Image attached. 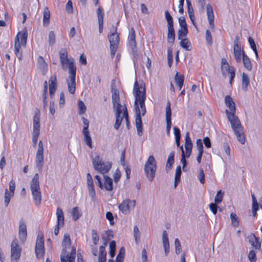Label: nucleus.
<instances>
[{
    "label": "nucleus",
    "instance_id": "nucleus-1",
    "mask_svg": "<svg viewBox=\"0 0 262 262\" xmlns=\"http://www.w3.org/2000/svg\"><path fill=\"white\" fill-rule=\"evenodd\" d=\"M226 106L229 110H226V114L229 121L231 127L236 136L238 141L242 144L245 142L243 128L238 117L235 115V104L230 96L227 95L225 98Z\"/></svg>",
    "mask_w": 262,
    "mask_h": 262
},
{
    "label": "nucleus",
    "instance_id": "nucleus-2",
    "mask_svg": "<svg viewBox=\"0 0 262 262\" xmlns=\"http://www.w3.org/2000/svg\"><path fill=\"white\" fill-rule=\"evenodd\" d=\"M135 96L134 107L136 110V125L142 124L141 116H144L146 112L145 101L146 98V89L144 84L139 85L136 80L133 89Z\"/></svg>",
    "mask_w": 262,
    "mask_h": 262
},
{
    "label": "nucleus",
    "instance_id": "nucleus-3",
    "mask_svg": "<svg viewBox=\"0 0 262 262\" xmlns=\"http://www.w3.org/2000/svg\"><path fill=\"white\" fill-rule=\"evenodd\" d=\"M59 59L62 69H69L70 81H68V91L74 94L76 89V67L73 57L68 58V52L66 49H62L59 52Z\"/></svg>",
    "mask_w": 262,
    "mask_h": 262
},
{
    "label": "nucleus",
    "instance_id": "nucleus-4",
    "mask_svg": "<svg viewBox=\"0 0 262 262\" xmlns=\"http://www.w3.org/2000/svg\"><path fill=\"white\" fill-rule=\"evenodd\" d=\"M111 92L112 93V102L113 107L116 109V122L114 124V128L118 129L122 121L123 117L121 116L122 113V106L120 103L119 90L116 88L115 83H112Z\"/></svg>",
    "mask_w": 262,
    "mask_h": 262
},
{
    "label": "nucleus",
    "instance_id": "nucleus-5",
    "mask_svg": "<svg viewBox=\"0 0 262 262\" xmlns=\"http://www.w3.org/2000/svg\"><path fill=\"white\" fill-rule=\"evenodd\" d=\"M233 55L237 63L241 62L242 57V61L244 67L249 71L252 70V62L250 58L246 54L244 49L241 48V43L238 38L234 42Z\"/></svg>",
    "mask_w": 262,
    "mask_h": 262
},
{
    "label": "nucleus",
    "instance_id": "nucleus-6",
    "mask_svg": "<svg viewBox=\"0 0 262 262\" xmlns=\"http://www.w3.org/2000/svg\"><path fill=\"white\" fill-rule=\"evenodd\" d=\"M71 246V239L69 234L66 233L63 235L62 241L63 249L60 255L61 262H74L76 258V248L72 247L70 254H67V249Z\"/></svg>",
    "mask_w": 262,
    "mask_h": 262
},
{
    "label": "nucleus",
    "instance_id": "nucleus-7",
    "mask_svg": "<svg viewBox=\"0 0 262 262\" xmlns=\"http://www.w3.org/2000/svg\"><path fill=\"white\" fill-rule=\"evenodd\" d=\"M28 34L26 31H19L14 39V54L19 60L23 58L21 47H26Z\"/></svg>",
    "mask_w": 262,
    "mask_h": 262
},
{
    "label": "nucleus",
    "instance_id": "nucleus-8",
    "mask_svg": "<svg viewBox=\"0 0 262 262\" xmlns=\"http://www.w3.org/2000/svg\"><path fill=\"white\" fill-rule=\"evenodd\" d=\"M30 189L35 204L38 206L41 201V193L39 187V175L35 174L30 184Z\"/></svg>",
    "mask_w": 262,
    "mask_h": 262
},
{
    "label": "nucleus",
    "instance_id": "nucleus-9",
    "mask_svg": "<svg viewBox=\"0 0 262 262\" xmlns=\"http://www.w3.org/2000/svg\"><path fill=\"white\" fill-rule=\"evenodd\" d=\"M92 163L95 170L103 174L107 173L112 166V162L102 161L99 156L93 158Z\"/></svg>",
    "mask_w": 262,
    "mask_h": 262
},
{
    "label": "nucleus",
    "instance_id": "nucleus-10",
    "mask_svg": "<svg viewBox=\"0 0 262 262\" xmlns=\"http://www.w3.org/2000/svg\"><path fill=\"white\" fill-rule=\"evenodd\" d=\"M157 162L153 156H149L145 165L144 170L147 179L152 181L155 178Z\"/></svg>",
    "mask_w": 262,
    "mask_h": 262
},
{
    "label": "nucleus",
    "instance_id": "nucleus-11",
    "mask_svg": "<svg viewBox=\"0 0 262 262\" xmlns=\"http://www.w3.org/2000/svg\"><path fill=\"white\" fill-rule=\"evenodd\" d=\"M40 111L39 109L36 108L35 111V113L33 117V132L32 143L34 147L36 146L37 142L40 133Z\"/></svg>",
    "mask_w": 262,
    "mask_h": 262
},
{
    "label": "nucleus",
    "instance_id": "nucleus-12",
    "mask_svg": "<svg viewBox=\"0 0 262 262\" xmlns=\"http://www.w3.org/2000/svg\"><path fill=\"white\" fill-rule=\"evenodd\" d=\"M185 148L186 150V154L184 153V151L183 149V146L180 147L181 152H182V157L181 159V161L183 164V170H185V167L187 164V161L185 159V157L188 158L191 155L192 148V143L191 142V139L189 137V133H187L185 136Z\"/></svg>",
    "mask_w": 262,
    "mask_h": 262
},
{
    "label": "nucleus",
    "instance_id": "nucleus-13",
    "mask_svg": "<svg viewBox=\"0 0 262 262\" xmlns=\"http://www.w3.org/2000/svg\"><path fill=\"white\" fill-rule=\"evenodd\" d=\"M110 43L111 56L114 57L119 43V34L117 33V28H114V32L108 36Z\"/></svg>",
    "mask_w": 262,
    "mask_h": 262
},
{
    "label": "nucleus",
    "instance_id": "nucleus-14",
    "mask_svg": "<svg viewBox=\"0 0 262 262\" xmlns=\"http://www.w3.org/2000/svg\"><path fill=\"white\" fill-rule=\"evenodd\" d=\"M35 252L37 259H43L45 254L44 237L42 233L38 234L36 241Z\"/></svg>",
    "mask_w": 262,
    "mask_h": 262
},
{
    "label": "nucleus",
    "instance_id": "nucleus-15",
    "mask_svg": "<svg viewBox=\"0 0 262 262\" xmlns=\"http://www.w3.org/2000/svg\"><path fill=\"white\" fill-rule=\"evenodd\" d=\"M221 69L223 76H230V82L231 83L235 76L234 68L232 66H230L225 58H222Z\"/></svg>",
    "mask_w": 262,
    "mask_h": 262
},
{
    "label": "nucleus",
    "instance_id": "nucleus-16",
    "mask_svg": "<svg viewBox=\"0 0 262 262\" xmlns=\"http://www.w3.org/2000/svg\"><path fill=\"white\" fill-rule=\"evenodd\" d=\"M96 183L101 189H104L107 191H112L113 189V183L112 178L107 176H104V182L103 184L101 181V178L96 175L95 177Z\"/></svg>",
    "mask_w": 262,
    "mask_h": 262
},
{
    "label": "nucleus",
    "instance_id": "nucleus-17",
    "mask_svg": "<svg viewBox=\"0 0 262 262\" xmlns=\"http://www.w3.org/2000/svg\"><path fill=\"white\" fill-rule=\"evenodd\" d=\"M21 248L19 245L17 239L14 238L11 244V258L12 260L17 261L20 257Z\"/></svg>",
    "mask_w": 262,
    "mask_h": 262
},
{
    "label": "nucleus",
    "instance_id": "nucleus-18",
    "mask_svg": "<svg viewBox=\"0 0 262 262\" xmlns=\"http://www.w3.org/2000/svg\"><path fill=\"white\" fill-rule=\"evenodd\" d=\"M136 201L130 200L128 199L123 200L119 205V209L123 214H127L129 212L130 209H134L136 206Z\"/></svg>",
    "mask_w": 262,
    "mask_h": 262
},
{
    "label": "nucleus",
    "instance_id": "nucleus-19",
    "mask_svg": "<svg viewBox=\"0 0 262 262\" xmlns=\"http://www.w3.org/2000/svg\"><path fill=\"white\" fill-rule=\"evenodd\" d=\"M43 147L41 141H39L36 154L35 162L39 170H41L43 164Z\"/></svg>",
    "mask_w": 262,
    "mask_h": 262
},
{
    "label": "nucleus",
    "instance_id": "nucleus-20",
    "mask_svg": "<svg viewBox=\"0 0 262 262\" xmlns=\"http://www.w3.org/2000/svg\"><path fill=\"white\" fill-rule=\"evenodd\" d=\"M10 192H8L7 189L5 190V204L6 206H8L10 201V199L13 197L14 194V190L15 189V183L13 180H11L9 184Z\"/></svg>",
    "mask_w": 262,
    "mask_h": 262
},
{
    "label": "nucleus",
    "instance_id": "nucleus-21",
    "mask_svg": "<svg viewBox=\"0 0 262 262\" xmlns=\"http://www.w3.org/2000/svg\"><path fill=\"white\" fill-rule=\"evenodd\" d=\"M18 237L23 243L26 241L27 237V226L25 222L23 220L20 221L19 224Z\"/></svg>",
    "mask_w": 262,
    "mask_h": 262
},
{
    "label": "nucleus",
    "instance_id": "nucleus-22",
    "mask_svg": "<svg viewBox=\"0 0 262 262\" xmlns=\"http://www.w3.org/2000/svg\"><path fill=\"white\" fill-rule=\"evenodd\" d=\"M49 94L50 97L52 98L57 88V79L56 74L52 75L49 79Z\"/></svg>",
    "mask_w": 262,
    "mask_h": 262
},
{
    "label": "nucleus",
    "instance_id": "nucleus-23",
    "mask_svg": "<svg viewBox=\"0 0 262 262\" xmlns=\"http://www.w3.org/2000/svg\"><path fill=\"white\" fill-rule=\"evenodd\" d=\"M171 110L170 103L168 101L166 107V131L168 134L170 133L171 126Z\"/></svg>",
    "mask_w": 262,
    "mask_h": 262
},
{
    "label": "nucleus",
    "instance_id": "nucleus-24",
    "mask_svg": "<svg viewBox=\"0 0 262 262\" xmlns=\"http://www.w3.org/2000/svg\"><path fill=\"white\" fill-rule=\"evenodd\" d=\"M128 45L133 52H137V43L136 41V34L134 28H132L128 36Z\"/></svg>",
    "mask_w": 262,
    "mask_h": 262
},
{
    "label": "nucleus",
    "instance_id": "nucleus-25",
    "mask_svg": "<svg viewBox=\"0 0 262 262\" xmlns=\"http://www.w3.org/2000/svg\"><path fill=\"white\" fill-rule=\"evenodd\" d=\"M96 12L99 25V32L100 33H101L103 30V18L104 13L101 6H99Z\"/></svg>",
    "mask_w": 262,
    "mask_h": 262
},
{
    "label": "nucleus",
    "instance_id": "nucleus-26",
    "mask_svg": "<svg viewBox=\"0 0 262 262\" xmlns=\"http://www.w3.org/2000/svg\"><path fill=\"white\" fill-rule=\"evenodd\" d=\"M86 179L87 185L88 186L89 188V195L92 197V198L93 199L95 196V191L94 188L93 180L90 173H87Z\"/></svg>",
    "mask_w": 262,
    "mask_h": 262
},
{
    "label": "nucleus",
    "instance_id": "nucleus-27",
    "mask_svg": "<svg viewBox=\"0 0 262 262\" xmlns=\"http://www.w3.org/2000/svg\"><path fill=\"white\" fill-rule=\"evenodd\" d=\"M249 242L252 246L256 250L261 249V242L259 237H256L255 234H252L249 236Z\"/></svg>",
    "mask_w": 262,
    "mask_h": 262
},
{
    "label": "nucleus",
    "instance_id": "nucleus-28",
    "mask_svg": "<svg viewBox=\"0 0 262 262\" xmlns=\"http://www.w3.org/2000/svg\"><path fill=\"white\" fill-rule=\"evenodd\" d=\"M207 8V15L210 27L214 28V14L212 7L210 4H208L206 7Z\"/></svg>",
    "mask_w": 262,
    "mask_h": 262
},
{
    "label": "nucleus",
    "instance_id": "nucleus-29",
    "mask_svg": "<svg viewBox=\"0 0 262 262\" xmlns=\"http://www.w3.org/2000/svg\"><path fill=\"white\" fill-rule=\"evenodd\" d=\"M107 246V242L104 243V245L99 247L98 262H106V252L105 247Z\"/></svg>",
    "mask_w": 262,
    "mask_h": 262
},
{
    "label": "nucleus",
    "instance_id": "nucleus-30",
    "mask_svg": "<svg viewBox=\"0 0 262 262\" xmlns=\"http://www.w3.org/2000/svg\"><path fill=\"white\" fill-rule=\"evenodd\" d=\"M167 41L168 43L173 45L175 41V32L173 26L167 27Z\"/></svg>",
    "mask_w": 262,
    "mask_h": 262
},
{
    "label": "nucleus",
    "instance_id": "nucleus-31",
    "mask_svg": "<svg viewBox=\"0 0 262 262\" xmlns=\"http://www.w3.org/2000/svg\"><path fill=\"white\" fill-rule=\"evenodd\" d=\"M56 214L57 216V224L63 226L64 225V217L62 209L60 207H57Z\"/></svg>",
    "mask_w": 262,
    "mask_h": 262
},
{
    "label": "nucleus",
    "instance_id": "nucleus-32",
    "mask_svg": "<svg viewBox=\"0 0 262 262\" xmlns=\"http://www.w3.org/2000/svg\"><path fill=\"white\" fill-rule=\"evenodd\" d=\"M37 64L39 68L42 72L43 75H45L48 70V64L45 61L44 58L39 56L37 59Z\"/></svg>",
    "mask_w": 262,
    "mask_h": 262
},
{
    "label": "nucleus",
    "instance_id": "nucleus-33",
    "mask_svg": "<svg viewBox=\"0 0 262 262\" xmlns=\"http://www.w3.org/2000/svg\"><path fill=\"white\" fill-rule=\"evenodd\" d=\"M50 20V12L49 8L46 7L43 12L42 24L45 27L48 26Z\"/></svg>",
    "mask_w": 262,
    "mask_h": 262
},
{
    "label": "nucleus",
    "instance_id": "nucleus-34",
    "mask_svg": "<svg viewBox=\"0 0 262 262\" xmlns=\"http://www.w3.org/2000/svg\"><path fill=\"white\" fill-rule=\"evenodd\" d=\"M174 80L177 85L179 88V90H181L184 84V76L180 74L179 72H177L174 76Z\"/></svg>",
    "mask_w": 262,
    "mask_h": 262
},
{
    "label": "nucleus",
    "instance_id": "nucleus-35",
    "mask_svg": "<svg viewBox=\"0 0 262 262\" xmlns=\"http://www.w3.org/2000/svg\"><path fill=\"white\" fill-rule=\"evenodd\" d=\"M174 151H172L171 152H170L168 157L167 163L166 165V170L167 171H168L172 168V165L173 164L174 162Z\"/></svg>",
    "mask_w": 262,
    "mask_h": 262
},
{
    "label": "nucleus",
    "instance_id": "nucleus-36",
    "mask_svg": "<svg viewBox=\"0 0 262 262\" xmlns=\"http://www.w3.org/2000/svg\"><path fill=\"white\" fill-rule=\"evenodd\" d=\"M242 88L244 91H247L250 83L249 78L248 74L245 73L242 74Z\"/></svg>",
    "mask_w": 262,
    "mask_h": 262
},
{
    "label": "nucleus",
    "instance_id": "nucleus-37",
    "mask_svg": "<svg viewBox=\"0 0 262 262\" xmlns=\"http://www.w3.org/2000/svg\"><path fill=\"white\" fill-rule=\"evenodd\" d=\"M72 219L74 221L78 220L81 216V213L78 207H75L72 210Z\"/></svg>",
    "mask_w": 262,
    "mask_h": 262
},
{
    "label": "nucleus",
    "instance_id": "nucleus-38",
    "mask_svg": "<svg viewBox=\"0 0 262 262\" xmlns=\"http://www.w3.org/2000/svg\"><path fill=\"white\" fill-rule=\"evenodd\" d=\"M82 133L85 143L89 147L92 148V139L90 135L89 131H82Z\"/></svg>",
    "mask_w": 262,
    "mask_h": 262
},
{
    "label": "nucleus",
    "instance_id": "nucleus-39",
    "mask_svg": "<svg viewBox=\"0 0 262 262\" xmlns=\"http://www.w3.org/2000/svg\"><path fill=\"white\" fill-rule=\"evenodd\" d=\"M180 40H181L180 43L181 47L186 50H189L191 43L188 39L187 38H183L182 39H180Z\"/></svg>",
    "mask_w": 262,
    "mask_h": 262
},
{
    "label": "nucleus",
    "instance_id": "nucleus-40",
    "mask_svg": "<svg viewBox=\"0 0 262 262\" xmlns=\"http://www.w3.org/2000/svg\"><path fill=\"white\" fill-rule=\"evenodd\" d=\"M248 41H249V45L250 46V47L253 50V51H254V52L255 54L256 58H258V52H257L256 46V44L255 43L254 39L251 37H249Z\"/></svg>",
    "mask_w": 262,
    "mask_h": 262
},
{
    "label": "nucleus",
    "instance_id": "nucleus-41",
    "mask_svg": "<svg viewBox=\"0 0 262 262\" xmlns=\"http://www.w3.org/2000/svg\"><path fill=\"white\" fill-rule=\"evenodd\" d=\"M188 32V30L187 28H180L178 32V37L179 39H182L184 38L187 35Z\"/></svg>",
    "mask_w": 262,
    "mask_h": 262
},
{
    "label": "nucleus",
    "instance_id": "nucleus-42",
    "mask_svg": "<svg viewBox=\"0 0 262 262\" xmlns=\"http://www.w3.org/2000/svg\"><path fill=\"white\" fill-rule=\"evenodd\" d=\"M230 219L233 226L237 227L239 226L238 217L235 213H231L230 214Z\"/></svg>",
    "mask_w": 262,
    "mask_h": 262
},
{
    "label": "nucleus",
    "instance_id": "nucleus-43",
    "mask_svg": "<svg viewBox=\"0 0 262 262\" xmlns=\"http://www.w3.org/2000/svg\"><path fill=\"white\" fill-rule=\"evenodd\" d=\"M181 174V166H178L176 170L175 178H174V185L176 186L178 183L180 181V177Z\"/></svg>",
    "mask_w": 262,
    "mask_h": 262
},
{
    "label": "nucleus",
    "instance_id": "nucleus-44",
    "mask_svg": "<svg viewBox=\"0 0 262 262\" xmlns=\"http://www.w3.org/2000/svg\"><path fill=\"white\" fill-rule=\"evenodd\" d=\"M165 18L167 22V27L173 26V18L168 11L165 12Z\"/></svg>",
    "mask_w": 262,
    "mask_h": 262
},
{
    "label": "nucleus",
    "instance_id": "nucleus-45",
    "mask_svg": "<svg viewBox=\"0 0 262 262\" xmlns=\"http://www.w3.org/2000/svg\"><path fill=\"white\" fill-rule=\"evenodd\" d=\"M92 237L94 245H97L99 241V236L98 235L97 231L96 230H92Z\"/></svg>",
    "mask_w": 262,
    "mask_h": 262
},
{
    "label": "nucleus",
    "instance_id": "nucleus-46",
    "mask_svg": "<svg viewBox=\"0 0 262 262\" xmlns=\"http://www.w3.org/2000/svg\"><path fill=\"white\" fill-rule=\"evenodd\" d=\"M110 255L112 258L114 257L115 255L116 243L114 241H112L110 243Z\"/></svg>",
    "mask_w": 262,
    "mask_h": 262
},
{
    "label": "nucleus",
    "instance_id": "nucleus-47",
    "mask_svg": "<svg viewBox=\"0 0 262 262\" xmlns=\"http://www.w3.org/2000/svg\"><path fill=\"white\" fill-rule=\"evenodd\" d=\"M223 192L221 190L217 191L214 199V202L215 204H220L223 201Z\"/></svg>",
    "mask_w": 262,
    "mask_h": 262
},
{
    "label": "nucleus",
    "instance_id": "nucleus-48",
    "mask_svg": "<svg viewBox=\"0 0 262 262\" xmlns=\"http://www.w3.org/2000/svg\"><path fill=\"white\" fill-rule=\"evenodd\" d=\"M55 35L53 31H51L49 33V44L52 46L55 43Z\"/></svg>",
    "mask_w": 262,
    "mask_h": 262
},
{
    "label": "nucleus",
    "instance_id": "nucleus-49",
    "mask_svg": "<svg viewBox=\"0 0 262 262\" xmlns=\"http://www.w3.org/2000/svg\"><path fill=\"white\" fill-rule=\"evenodd\" d=\"M134 236L136 243L138 244L140 241V233L137 226L134 227Z\"/></svg>",
    "mask_w": 262,
    "mask_h": 262
},
{
    "label": "nucleus",
    "instance_id": "nucleus-50",
    "mask_svg": "<svg viewBox=\"0 0 262 262\" xmlns=\"http://www.w3.org/2000/svg\"><path fill=\"white\" fill-rule=\"evenodd\" d=\"M251 195L252 199V210H258L259 209V206L256 198L254 194H252Z\"/></svg>",
    "mask_w": 262,
    "mask_h": 262
},
{
    "label": "nucleus",
    "instance_id": "nucleus-51",
    "mask_svg": "<svg viewBox=\"0 0 262 262\" xmlns=\"http://www.w3.org/2000/svg\"><path fill=\"white\" fill-rule=\"evenodd\" d=\"M78 108H79V114H84L86 111V106L83 103V102L81 100L78 101Z\"/></svg>",
    "mask_w": 262,
    "mask_h": 262
},
{
    "label": "nucleus",
    "instance_id": "nucleus-52",
    "mask_svg": "<svg viewBox=\"0 0 262 262\" xmlns=\"http://www.w3.org/2000/svg\"><path fill=\"white\" fill-rule=\"evenodd\" d=\"M163 247L169 246L168 237L167 232L164 230L162 234Z\"/></svg>",
    "mask_w": 262,
    "mask_h": 262
},
{
    "label": "nucleus",
    "instance_id": "nucleus-53",
    "mask_svg": "<svg viewBox=\"0 0 262 262\" xmlns=\"http://www.w3.org/2000/svg\"><path fill=\"white\" fill-rule=\"evenodd\" d=\"M248 258L251 262H256L257 258L254 250H252L250 251L248 254Z\"/></svg>",
    "mask_w": 262,
    "mask_h": 262
},
{
    "label": "nucleus",
    "instance_id": "nucleus-54",
    "mask_svg": "<svg viewBox=\"0 0 262 262\" xmlns=\"http://www.w3.org/2000/svg\"><path fill=\"white\" fill-rule=\"evenodd\" d=\"M121 177V173L120 170L118 168L117 169L114 174H113V178L114 180L115 183H117L120 179V178Z\"/></svg>",
    "mask_w": 262,
    "mask_h": 262
},
{
    "label": "nucleus",
    "instance_id": "nucleus-55",
    "mask_svg": "<svg viewBox=\"0 0 262 262\" xmlns=\"http://www.w3.org/2000/svg\"><path fill=\"white\" fill-rule=\"evenodd\" d=\"M196 148L198 150V152H203L204 153V149L203 143L201 139H197L196 141Z\"/></svg>",
    "mask_w": 262,
    "mask_h": 262
},
{
    "label": "nucleus",
    "instance_id": "nucleus-56",
    "mask_svg": "<svg viewBox=\"0 0 262 262\" xmlns=\"http://www.w3.org/2000/svg\"><path fill=\"white\" fill-rule=\"evenodd\" d=\"M106 218L110 222V224L111 225H114L115 224L114 220V216L113 213L111 212H107L106 213Z\"/></svg>",
    "mask_w": 262,
    "mask_h": 262
},
{
    "label": "nucleus",
    "instance_id": "nucleus-57",
    "mask_svg": "<svg viewBox=\"0 0 262 262\" xmlns=\"http://www.w3.org/2000/svg\"><path fill=\"white\" fill-rule=\"evenodd\" d=\"M178 20L180 28H187V24L184 17L181 16L179 18Z\"/></svg>",
    "mask_w": 262,
    "mask_h": 262
},
{
    "label": "nucleus",
    "instance_id": "nucleus-58",
    "mask_svg": "<svg viewBox=\"0 0 262 262\" xmlns=\"http://www.w3.org/2000/svg\"><path fill=\"white\" fill-rule=\"evenodd\" d=\"M199 179L201 183L204 184L205 179V174L204 173V170L202 168H201L200 170V172L199 173Z\"/></svg>",
    "mask_w": 262,
    "mask_h": 262
},
{
    "label": "nucleus",
    "instance_id": "nucleus-59",
    "mask_svg": "<svg viewBox=\"0 0 262 262\" xmlns=\"http://www.w3.org/2000/svg\"><path fill=\"white\" fill-rule=\"evenodd\" d=\"M206 39L207 42L210 45L212 43V36H211L210 31L208 30H207L206 31Z\"/></svg>",
    "mask_w": 262,
    "mask_h": 262
},
{
    "label": "nucleus",
    "instance_id": "nucleus-60",
    "mask_svg": "<svg viewBox=\"0 0 262 262\" xmlns=\"http://www.w3.org/2000/svg\"><path fill=\"white\" fill-rule=\"evenodd\" d=\"M203 143L206 148H209L211 147V141L209 137H205L203 139Z\"/></svg>",
    "mask_w": 262,
    "mask_h": 262
},
{
    "label": "nucleus",
    "instance_id": "nucleus-61",
    "mask_svg": "<svg viewBox=\"0 0 262 262\" xmlns=\"http://www.w3.org/2000/svg\"><path fill=\"white\" fill-rule=\"evenodd\" d=\"M217 204L214 203H211L209 205V208L212 211V212L213 213V214L215 215L217 213V206L216 205Z\"/></svg>",
    "mask_w": 262,
    "mask_h": 262
},
{
    "label": "nucleus",
    "instance_id": "nucleus-62",
    "mask_svg": "<svg viewBox=\"0 0 262 262\" xmlns=\"http://www.w3.org/2000/svg\"><path fill=\"white\" fill-rule=\"evenodd\" d=\"M83 123L84 124L83 128L82 131H89V120L82 117Z\"/></svg>",
    "mask_w": 262,
    "mask_h": 262
},
{
    "label": "nucleus",
    "instance_id": "nucleus-63",
    "mask_svg": "<svg viewBox=\"0 0 262 262\" xmlns=\"http://www.w3.org/2000/svg\"><path fill=\"white\" fill-rule=\"evenodd\" d=\"M47 93H48V89L43 88V94H42V98L44 104V106H45L47 104Z\"/></svg>",
    "mask_w": 262,
    "mask_h": 262
},
{
    "label": "nucleus",
    "instance_id": "nucleus-64",
    "mask_svg": "<svg viewBox=\"0 0 262 262\" xmlns=\"http://www.w3.org/2000/svg\"><path fill=\"white\" fill-rule=\"evenodd\" d=\"M176 253H179L181 250V246L179 239L176 238L174 241Z\"/></svg>",
    "mask_w": 262,
    "mask_h": 262
}]
</instances>
